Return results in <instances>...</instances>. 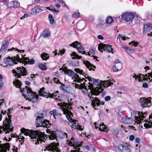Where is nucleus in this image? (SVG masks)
I'll return each instance as SVG.
<instances>
[{
    "label": "nucleus",
    "mask_w": 152,
    "mask_h": 152,
    "mask_svg": "<svg viewBox=\"0 0 152 152\" xmlns=\"http://www.w3.org/2000/svg\"><path fill=\"white\" fill-rule=\"evenodd\" d=\"M60 88L63 90L66 91V87H65L64 85L61 83V85L60 86Z\"/></svg>",
    "instance_id": "5fc2aeb1"
},
{
    "label": "nucleus",
    "mask_w": 152,
    "mask_h": 152,
    "mask_svg": "<svg viewBox=\"0 0 152 152\" xmlns=\"http://www.w3.org/2000/svg\"><path fill=\"white\" fill-rule=\"evenodd\" d=\"M113 21V19L110 16L108 17L106 20V22L107 24H111Z\"/></svg>",
    "instance_id": "49530a36"
},
{
    "label": "nucleus",
    "mask_w": 152,
    "mask_h": 152,
    "mask_svg": "<svg viewBox=\"0 0 152 152\" xmlns=\"http://www.w3.org/2000/svg\"><path fill=\"white\" fill-rule=\"evenodd\" d=\"M42 11V9L36 6L32 10L31 13L33 15H35V14L39 13Z\"/></svg>",
    "instance_id": "7c9ffc66"
},
{
    "label": "nucleus",
    "mask_w": 152,
    "mask_h": 152,
    "mask_svg": "<svg viewBox=\"0 0 152 152\" xmlns=\"http://www.w3.org/2000/svg\"><path fill=\"white\" fill-rule=\"evenodd\" d=\"M44 88H41L39 91V93L41 96H44L46 98L49 97V94L44 91Z\"/></svg>",
    "instance_id": "393cba45"
},
{
    "label": "nucleus",
    "mask_w": 152,
    "mask_h": 152,
    "mask_svg": "<svg viewBox=\"0 0 152 152\" xmlns=\"http://www.w3.org/2000/svg\"><path fill=\"white\" fill-rule=\"evenodd\" d=\"M50 35V33L49 31L47 29H45L44 30L42 36L44 38H45L49 37Z\"/></svg>",
    "instance_id": "2f4dec72"
},
{
    "label": "nucleus",
    "mask_w": 152,
    "mask_h": 152,
    "mask_svg": "<svg viewBox=\"0 0 152 152\" xmlns=\"http://www.w3.org/2000/svg\"><path fill=\"white\" fill-rule=\"evenodd\" d=\"M38 115L37 117V118H43L47 115V113L46 111H44L41 112L39 113L38 114Z\"/></svg>",
    "instance_id": "f704fd0d"
},
{
    "label": "nucleus",
    "mask_w": 152,
    "mask_h": 152,
    "mask_svg": "<svg viewBox=\"0 0 152 152\" xmlns=\"http://www.w3.org/2000/svg\"><path fill=\"white\" fill-rule=\"evenodd\" d=\"M134 135H131L129 137V139L131 141H133L134 139Z\"/></svg>",
    "instance_id": "bf43d9fd"
},
{
    "label": "nucleus",
    "mask_w": 152,
    "mask_h": 152,
    "mask_svg": "<svg viewBox=\"0 0 152 152\" xmlns=\"http://www.w3.org/2000/svg\"><path fill=\"white\" fill-rule=\"evenodd\" d=\"M13 83L16 87L21 89L20 91L26 99L33 103L37 101L38 96L36 93L32 91L31 88H28V86H26L25 88H22V83L18 79H16Z\"/></svg>",
    "instance_id": "f257e3e1"
},
{
    "label": "nucleus",
    "mask_w": 152,
    "mask_h": 152,
    "mask_svg": "<svg viewBox=\"0 0 152 152\" xmlns=\"http://www.w3.org/2000/svg\"><path fill=\"white\" fill-rule=\"evenodd\" d=\"M36 122L37 127L41 126L48 128L49 127V125H51L49 121L44 119L43 118H37Z\"/></svg>",
    "instance_id": "9d476101"
},
{
    "label": "nucleus",
    "mask_w": 152,
    "mask_h": 152,
    "mask_svg": "<svg viewBox=\"0 0 152 152\" xmlns=\"http://www.w3.org/2000/svg\"><path fill=\"white\" fill-rule=\"evenodd\" d=\"M11 115H9V118H6L5 120L3 122V127L0 126V133H2V128L5 132L6 133H9L10 131H12L13 130V127L11 122V118H10Z\"/></svg>",
    "instance_id": "39448f33"
},
{
    "label": "nucleus",
    "mask_w": 152,
    "mask_h": 152,
    "mask_svg": "<svg viewBox=\"0 0 152 152\" xmlns=\"http://www.w3.org/2000/svg\"><path fill=\"white\" fill-rule=\"evenodd\" d=\"M71 46H72L74 48H76L80 53H82V54L87 55L86 53H85V51L83 46L80 45V42L77 41L74 42L72 43Z\"/></svg>",
    "instance_id": "ddd939ff"
},
{
    "label": "nucleus",
    "mask_w": 152,
    "mask_h": 152,
    "mask_svg": "<svg viewBox=\"0 0 152 152\" xmlns=\"http://www.w3.org/2000/svg\"><path fill=\"white\" fill-rule=\"evenodd\" d=\"M135 141L136 142L139 144L140 142V139L139 138H135Z\"/></svg>",
    "instance_id": "69168bd1"
},
{
    "label": "nucleus",
    "mask_w": 152,
    "mask_h": 152,
    "mask_svg": "<svg viewBox=\"0 0 152 152\" xmlns=\"http://www.w3.org/2000/svg\"><path fill=\"white\" fill-rule=\"evenodd\" d=\"M58 91H56L55 92L51 94H49V97L55 99L58 95Z\"/></svg>",
    "instance_id": "c03bdc74"
},
{
    "label": "nucleus",
    "mask_w": 152,
    "mask_h": 152,
    "mask_svg": "<svg viewBox=\"0 0 152 152\" xmlns=\"http://www.w3.org/2000/svg\"><path fill=\"white\" fill-rule=\"evenodd\" d=\"M88 80L91 82H93V83L95 85L98 86L100 85L101 86L104 87H107L109 86H110L113 83H111L110 80H107L102 81V80L99 81L98 79L93 78L91 77L88 76Z\"/></svg>",
    "instance_id": "423d86ee"
},
{
    "label": "nucleus",
    "mask_w": 152,
    "mask_h": 152,
    "mask_svg": "<svg viewBox=\"0 0 152 152\" xmlns=\"http://www.w3.org/2000/svg\"><path fill=\"white\" fill-rule=\"evenodd\" d=\"M64 53V52L62 51V50H60L59 53H58V55L61 56Z\"/></svg>",
    "instance_id": "774afa93"
},
{
    "label": "nucleus",
    "mask_w": 152,
    "mask_h": 152,
    "mask_svg": "<svg viewBox=\"0 0 152 152\" xmlns=\"http://www.w3.org/2000/svg\"><path fill=\"white\" fill-rule=\"evenodd\" d=\"M126 51H127L129 53H133L134 52V50L133 49H129L128 50H127Z\"/></svg>",
    "instance_id": "052dcab7"
},
{
    "label": "nucleus",
    "mask_w": 152,
    "mask_h": 152,
    "mask_svg": "<svg viewBox=\"0 0 152 152\" xmlns=\"http://www.w3.org/2000/svg\"><path fill=\"white\" fill-rule=\"evenodd\" d=\"M118 147L121 152H131L130 148L128 146L120 144H118Z\"/></svg>",
    "instance_id": "f3484780"
},
{
    "label": "nucleus",
    "mask_w": 152,
    "mask_h": 152,
    "mask_svg": "<svg viewBox=\"0 0 152 152\" xmlns=\"http://www.w3.org/2000/svg\"><path fill=\"white\" fill-rule=\"evenodd\" d=\"M152 29V25L148 23L144 25L143 33H146Z\"/></svg>",
    "instance_id": "aec40b11"
},
{
    "label": "nucleus",
    "mask_w": 152,
    "mask_h": 152,
    "mask_svg": "<svg viewBox=\"0 0 152 152\" xmlns=\"http://www.w3.org/2000/svg\"><path fill=\"white\" fill-rule=\"evenodd\" d=\"M20 58H21L22 61L21 63L25 62L26 63H28L30 64H34L35 62V61L33 58H31L30 60L28 58H27L22 57Z\"/></svg>",
    "instance_id": "412c9836"
},
{
    "label": "nucleus",
    "mask_w": 152,
    "mask_h": 152,
    "mask_svg": "<svg viewBox=\"0 0 152 152\" xmlns=\"http://www.w3.org/2000/svg\"><path fill=\"white\" fill-rule=\"evenodd\" d=\"M63 113L64 114H66V116L69 121L72 124V128L75 129H77L78 130H82L83 127L82 126H80L78 122V121L72 120V118L70 116L72 115L73 113L69 111V110L64 109L63 110Z\"/></svg>",
    "instance_id": "7ed1b4c3"
},
{
    "label": "nucleus",
    "mask_w": 152,
    "mask_h": 152,
    "mask_svg": "<svg viewBox=\"0 0 152 152\" xmlns=\"http://www.w3.org/2000/svg\"><path fill=\"white\" fill-rule=\"evenodd\" d=\"M55 99L58 100L60 101V103H58V105L60 106L61 107H65L66 108H64L62 110L63 111V110L64 109H66L67 110L68 109H70L72 108V104H71L69 103H67L64 102H63L61 99V98L58 95L55 98Z\"/></svg>",
    "instance_id": "f8f14e48"
},
{
    "label": "nucleus",
    "mask_w": 152,
    "mask_h": 152,
    "mask_svg": "<svg viewBox=\"0 0 152 152\" xmlns=\"http://www.w3.org/2000/svg\"><path fill=\"white\" fill-rule=\"evenodd\" d=\"M122 67V64L121 63H120L113 66V68L114 71L117 72L121 70Z\"/></svg>",
    "instance_id": "c756f323"
},
{
    "label": "nucleus",
    "mask_w": 152,
    "mask_h": 152,
    "mask_svg": "<svg viewBox=\"0 0 152 152\" xmlns=\"http://www.w3.org/2000/svg\"><path fill=\"white\" fill-rule=\"evenodd\" d=\"M100 93V92L97 89H94L93 91H91V93L88 94V96L90 99L91 101V105L94 108H95L96 104L97 106L100 105V100L99 99L96 97H94L92 96L93 95H98Z\"/></svg>",
    "instance_id": "20e7f679"
},
{
    "label": "nucleus",
    "mask_w": 152,
    "mask_h": 152,
    "mask_svg": "<svg viewBox=\"0 0 152 152\" xmlns=\"http://www.w3.org/2000/svg\"><path fill=\"white\" fill-rule=\"evenodd\" d=\"M131 44H132V45L134 46H137L138 45V43L137 42H135L134 41H133L129 43V45H131Z\"/></svg>",
    "instance_id": "3c124183"
},
{
    "label": "nucleus",
    "mask_w": 152,
    "mask_h": 152,
    "mask_svg": "<svg viewBox=\"0 0 152 152\" xmlns=\"http://www.w3.org/2000/svg\"><path fill=\"white\" fill-rule=\"evenodd\" d=\"M8 45V42L6 41L3 42L0 51L3 52H5L7 50Z\"/></svg>",
    "instance_id": "a878e982"
},
{
    "label": "nucleus",
    "mask_w": 152,
    "mask_h": 152,
    "mask_svg": "<svg viewBox=\"0 0 152 152\" xmlns=\"http://www.w3.org/2000/svg\"><path fill=\"white\" fill-rule=\"evenodd\" d=\"M41 56L43 60H46L49 58V55L45 53H42L41 54Z\"/></svg>",
    "instance_id": "c9c22d12"
},
{
    "label": "nucleus",
    "mask_w": 152,
    "mask_h": 152,
    "mask_svg": "<svg viewBox=\"0 0 152 152\" xmlns=\"http://www.w3.org/2000/svg\"><path fill=\"white\" fill-rule=\"evenodd\" d=\"M80 149L79 148H76L74 150H71L69 152H82L80 151Z\"/></svg>",
    "instance_id": "8fccbe9b"
},
{
    "label": "nucleus",
    "mask_w": 152,
    "mask_h": 152,
    "mask_svg": "<svg viewBox=\"0 0 152 152\" xmlns=\"http://www.w3.org/2000/svg\"><path fill=\"white\" fill-rule=\"evenodd\" d=\"M59 144L58 142L55 143L54 142L47 146L46 149L48 150L51 151L52 152H59Z\"/></svg>",
    "instance_id": "4468645a"
},
{
    "label": "nucleus",
    "mask_w": 152,
    "mask_h": 152,
    "mask_svg": "<svg viewBox=\"0 0 152 152\" xmlns=\"http://www.w3.org/2000/svg\"><path fill=\"white\" fill-rule=\"evenodd\" d=\"M132 77L133 78H135V80L137 79H138V81L139 82H141L142 80L141 77H143V75L142 74H140L137 75H136L135 74H134V75L132 76Z\"/></svg>",
    "instance_id": "72a5a7b5"
},
{
    "label": "nucleus",
    "mask_w": 152,
    "mask_h": 152,
    "mask_svg": "<svg viewBox=\"0 0 152 152\" xmlns=\"http://www.w3.org/2000/svg\"><path fill=\"white\" fill-rule=\"evenodd\" d=\"M50 113L52 115H61V114H60L58 112L57 110L55 109L51 111L50 112Z\"/></svg>",
    "instance_id": "37998d69"
},
{
    "label": "nucleus",
    "mask_w": 152,
    "mask_h": 152,
    "mask_svg": "<svg viewBox=\"0 0 152 152\" xmlns=\"http://www.w3.org/2000/svg\"><path fill=\"white\" fill-rule=\"evenodd\" d=\"M47 8L51 11H54V12H58V10H56L55 7L53 5H50L49 7H47Z\"/></svg>",
    "instance_id": "a18cd8bd"
},
{
    "label": "nucleus",
    "mask_w": 152,
    "mask_h": 152,
    "mask_svg": "<svg viewBox=\"0 0 152 152\" xmlns=\"http://www.w3.org/2000/svg\"><path fill=\"white\" fill-rule=\"evenodd\" d=\"M3 82L2 80H0V90L2 89V87H3Z\"/></svg>",
    "instance_id": "4d7b16f0"
},
{
    "label": "nucleus",
    "mask_w": 152,
    "mask_h": 152,
    "mask_svg": "<svg viewBox=\"0 0 152 152\" xmlns=\"http://www.w3.org/2000/svg\"><path fill=\"white\" fill-rule=\"evenodd\" d=\"M48 18L49 19L50 23L51 24H53L54 23V19L52 15L51 14H49L48 15Z\"/></svg>",
    "instance_id": "ea45409f"
},
{
    "label": "nucleus",
    "mask_w": 152,
    "mask_h": 152,
    "mask_svg": "<svg viewBox=\"0 0 152 152\" xmlns=\"http://www.w3.org/2000/svg\"><path fill=\"white\" fill-rule=\"evenodd\" d=\"M98 49L101 52H103L104 50L106 52H107L108 53H113V49L112 48V46L110 45L100 44L98 45Z\"/></svg>",
    "instance_id": "9b49d317"
},
{
    "label": "nucleus",
    "mask_w": 152,
    "mask_h": 152,
    "mask_svg": "<svg viewBox=\"0 0 152 152\" xmlns=\"http://www.w3.org/2000/svg\"><path fill=\"white\" fill-rule=\"evenodd\" d=\"M142 86L144 88H147L148 87V85L146 83H145L143 84Z\"/></svg>",
    "instance_id": "0e129e2a"
},
{
    "label": "nucleus",
    "mask_w": 152,
    "mask_h": 152,
    "mask_svg": "<svg viewBox=\"0 0 152 152\" xmlns=\"http://www.w3.org/2000/svg\"><path fill=\"white\" fill-rule=\"evenodd\" d=\"M138 113L139 116H134L135 119L138 121L139 123H140V122L143 120V118H145V115H145V114H144L142 113Z\"/></svg>",
    "instance_id": "cd10ccee"
},
{
    "label": "nucleus",
    "mask_w": 152,
    "mask_h": 152,
    "mask_svg": "<svg viewBox=\"0 0 152 152\" xmlns=\"http://www.w3.org/2000/svg\"><path fill=\"white\" fill-rule=\"evenodd\" d=\"M121 19L124 20L127 22L132 21L134 18L133 13L130 12H127L123 13L121 15Z\"/></svg>",
    "instance_id": "2eb2a0df"
},
{
    "label": "nucleus",
    "mask_w": 152,
    "mask_h": 152,
    "mask_svg": "<svg viewBox=\"0 0 152 152\" xmlns=\"http://www.w3.org/2000/svg\"><path fill=\"white\" fill-rule=\"evenodd\" d=\"M53 80H54V81L56 83L58 84V83L61 84V83L59 81V80L58 78L56 77H54L53 79Z\"/></svg>",
    "instance_id": "603ef678"
},
{
    "label": "nucleus",
    "mask_w": 152,
    "mask_h": 152,
    "mask_svg": "<svg viewBox=\"0 0 152 152\" xmlns=\"http://www.w3.org/2000/svg\"><path fill=\"white\" fill-rule=\"evenodd\" d=\"M145 76L146 77H148L147 78H146V80H148V79H149L150 80V81L152 80V72L148 73V74H146Z\"/></svg>",
    "instance_id": "79ce46f5"
},
{
    "label": "nucleus",
    "mask_w": 152,
    "mask_h": 152,
    "mask_svg": "<svg viewBox=\"0 0 152 152\" xmlns=\"http://www.w3.org/2000/svg\"><path fill=\"white\" fill-rule=\"evenodd\" d=\"M38 66L41 69L43 70H46L47 69L46 66L42 63L39 64Z\"/></svg>",
    "instance_id": "a19ab883"
},
{
    "label": "nucleus",
    "mask_w": 152,
    "mask_h": 152,
    "mask_svg": "<svg viewBox=\"0 0 152 152\" xmlns=\"http://www.w3.org/2000/svg\"><path fill=\"white\" fill-rule=\"evenodd\" d=\"M99 129L100 131H105L106 129V126L103 123L100 124L99 125Z\"/></svg>",
    "instance_id": "58836bf2"
},
{
    "label": "nucleus",
    "mask_w": 152,
    "mask_h": 152,
    "mask_svg": "<svg viewBox=\"0 0 152 152\" xmlns=\"http://www.w3.org/2000/svg\"><path fill=\"white\" fill-rule=\"evenodd\" d=\"M83 62L89 70H94V69H93V67L94 68H96L95 66L92 65L89 61H87L84 60Z\"/></svg>",
    "instance_id": "b1692460"
},
{
    "label": "nucleus",
    "mask_w": 152,
    "mask_h": 152,
    "mask_svg": "<svg viewBox=\"0 0 152 152\" xmlns=\"http://www.w3.org/2000/svg\"><path fill=\"white\" fill-rule=\"evenodd\" d=\"M74 72L72 71L70 69H67L65 71V73L69 76L71 77L73 76V74L74 73Z\"/></svg>",
    "instance_id": "e433bc0d"
},
{
    "label": "nucleus",
    "mask_w": 152,
    "mask_h": 152,
    "mask_svg": "<svg viewBox=\"0 0 152 152\" xmlns=\"http://www.w3.org/2000/svg\"><path fill=\"white\" fill-rule=\"evenodd\" d=\"M71 56L72 57V58L73 59H80L82 58L81 56H78L76 52H74L71 54Z\"/></svg>",
    "instance_id": "473e14b6"
},
{
    "label": "nucleus",
    "mask_w": 152,
    "mask_h": 152,
    "mask_svg": "<svg viewBox=\"0 0 152 152\" xmlns=\"http://www.w3.org/2000/svg\"><path fill=\"white\" fill-rule=\"evenodd\" d=\"M105 100L106 101L110 100V99L111 97L110 96H106L105 98Z\"/></svg>",
    "instance_id": "13d9d810"
},
{
    "label": "nucleus",
    "mask_w": 152,
    "mask_h": 152,
    "mask_svg": "<svg viewBox=\"0 0 152 152\" xmlns=\"http://www.w3.org/2000/svg\"><path fill=\"white\" fill-rule=\"evenodd\" d=\"M16 61H17L20 63H21L22 62V60L20 58L18 55H17L16 57H10L8 56L4 59V62L10 66L13 65L14 64H17V62Z\"/></svg>",
    "instance_id": "0eeeda50"
},
{
    "label": "nucleus",
    "mask_w": 152,
    "mask_h": 152,
    "mask_svg": "<svg viewBox=\"0 0 152 152\" xmlns=\"http://www.w3.org/2000/svg\"><path fill=\"white\" fill-rule=\"evenodd\" d=\"M151 99L150 97L148 98H142L140 99V102L143 107L150 106Z\"/></svg>",
    "instance_id": "dca6fc26"
},
{
    "label": "nucleus",
    "mask_w": 152,
    "mask_h": 152,
    "mask_svg": "<svg viewBox=\"0 0 152 152\" xmlns=\"http://www.w3.org/2000/svg\"><path fill=\"white\" fill-rule=\"evenodd\" d=\"M95 52L94 51V50L92 49H90L89 52L88 53L87 55L88 56H92L93 55H95Z\"/></svg>",
    "instance_id": "09e8293b"
},
{
    "label": "nucleus",
    "mask_w": 152,
    "mask_h": 152,
    "mask_svg": "<svg viewBox=\"0 0 152 152\" xmlns=\"http://www.w3.org/2000/svg\"><path fill=\"white\" fill-rule=\"evenodd\" d=\"M1 141H0V142ZM10 147L9 144L6 143L3 144L0 143V152H7V150H9Z\"/></svg>",
    "instance_id": "a211bd4d"
},
{
    "label": "nucleus",
    "mask_w": 152,
    "mask_h": 152,
    "mask_svg": "<svg viewBox=\"0 0 152 152\" xmlns=\"http://www.w3.org/2000/svg\"><path fill=\"white\" fill-rule=\"evenodd\" d=\"M12 72L14 75H15V76L18 78H20L22 76H26L28 74L26 68L23 66L18 67L15 69L12 70Z\"/></svg>",
    "instance_id": "6e6552de"
},
{
    "label": "nucleus",
    "mask_w": 152,
    "mask_h": 152,
    "mask_svg": "<svg viewBox=\"0 0 152 152\" xmlns=\"http://www.w3.org/2000/svg\"><path fill=\"white\" fill-rule=\"evenodd\" d=\"M149 117L150 120L147 124L145 123L144 125V127L147 129L150 128L152 126V114L149 116Z\"/></svg>",
    "instance_id": "c85d7f7f"
},
{
    "label": "nucleus",
    "mask_w": 152,
    "mask_h": 152,
    "mask_svg": "<svg viewBox=\"0 0 152 152\" xmlns=\"http://www.w3.org/2000/svg\"><path fill=\"white\" fill-rule=\"evenodd\" d=\"M122 121L124 123L129 124H131L133 120L131 118L126 116L124 117H123L122 118Z\"/></svg>",
    "instance_id": "bb28decb"
},
{
    "label": "nucleus",
    "mask_w": 152,
    "mask_h": 152,
    "mask_svg": "<svg viewBox=\"0 0 152 152\" xmlns=\"http://www.w3.org/2000/svg\"><path fill=\"white\" fill-rule=\"evenodd\" d=\"M4 101V99L0 100V109L1 108V106L3 104Z\"/></svg>",
    "instance_id": "680f3d73"
},
{
    "label": "nucleus",
    "mask_w": 152,
    "mask_h": 152,
    "mask_svg": "<svg viewBox=\"0 0 152 152\" xmlns=\"http://www.w3.org/2000/svg\"><path fill=\"white\" fill-rule=\"evenodd\" d=\"M46 131L48 134V137L49 139L50 140L55 139L57 137L59 138L63 137V133L61 132L58 131L56 133V132L48 129L46 130Z\"/></svg>",
    "instance_id": "1a4fd4ad"
},
{
    "label": "nucleus",
    "mask_w": 152,
    "mask_h": 152,
    "mask_svg": "<svg viewBox=\"0 0 152 152\" xmlns=\"http://www.w3.org/2000/svg\"><path fill=\"white\" fill-rule=\"evenodd\" d=\"M81 89L82 92L84 93L88 92V90L85 87L81 88Z\"/></svg>",
    "instance_id": "6e6d98bb"
},
{
    "label": "nucleus",
    "mask_w": 152,
    "mask_h": 152,
    "mask_svg": "<svg viewBox=\"0 0 152 152\" xmlns=\"http://www.w3.org/2000/svg\"><path fill=\"white\" fill-rule=\"evenodd\" d=\"M86 26V23L84 21H81L78 22L76 25L77 28L80 30L84 29Z\"/></svg>",
    "instance_id": "4be33fe9"
},
{
    "label": "nucleus",
    "mask_w": 152,
    "mask_h": 152,
    "mask_svg": "<svg viewBox=\"0 0 152 152\" xmlns=\"http://www.w3.org/2000/svg\"><path fill=\"white\" fill-rule=\"evenodd\" d=\"M21 132L24 133L26 136H29L30 137V139L32 141H35V144L39 143V141L41 143L42 142H45L44 137L41 134L42 132L38 131L30 130L24 128H22L20 129Z\"/></svg>",
    "instance_id": "f03ea898"
},
{
    "label": "nucleus",
    "mask_w": 152,
    "mask_h": 152,
    "mask_svg": "<svg viewBox=\"0 0 152 152\" xmlns=\"http://www.w3.org/2000/svg\"><path fill=\"white\" fill-rule=\"evenodd\" d=\"M80 15L79 13L78 12H75L73 14L72 17L74 18H77Z\"/></svg>",
    "instance_id": "864d4df0"
},
{
    "label": "nucleus",
    "mask_w": 152,
    "mask_h": 152,
    "mask_svg": "<svg viewBox=\"0 0 152 152\" xmlns=\"http://www.w3.org/2000/svg\"><path fill=\"white\" fill-rule=\"evenodd\" d=\"M20 6L18 1H11L8 4V6L10 8H16Z\"/></svg>",
    "instance_id": "5701e85b"
},
{
    "label": "nucleus",
    "mask_w": 152,
    "mask_h": 152,
    "mask_svg": "<svg viewBox=\"0 0 152 152\" xmlns=\"http://www.w3.org/2000/svg\"><path fill=\"white\" fill-rule=\"evenodd\" d=\"M69 143L70 145L74 147V149L76 148H79L78 146L80 145L79 144H78L77 143H76V142H73V141H72H72H69Z\"/></svg>",
    "instance_id": "4c0bfd02"
},
{
    "label": "nucleus",
    "mask_w": 152,
    "mask_h": 152,
    "mask_svg": "<svg viewBox=\"0 0 152 152\" xmlns=\"http://www.w3.org/2000/svg\"><path fill=\"white\" fill-rule=\"evenodd\" d=\"M28 16V15L27 14H25L20 19H24L26 17Z\"/></svg>",
    "instance_id": "e2e57ef3"
},
{
    "label": "nucleus",
    "mask_w": 152,
    "mask_h": 152,
    "mask_svg": "<svg viewBox=\"0 0 152 152\" xmlns=\"http://www.w3.org/2000/svg\"><path fill=\"white\" fill-rule=\"evenodd\" d=\"M74 74H73V76L72 77V78L74 81H77V82L79 83L83 82V80L85 81V82L86 81V80H85L84 78H82V79L80 78L79 76L75 72Z\"/></svg>",
    "instance_id": "6ab92c4d"
},
{
    "label": "nucleus",
    "mask_w": 152,
    "mask_h": 152,
    "mask_svg": "<svg viewBox=\"0 0 152 152\" xmlns=\"http://www.w3.org/2000/svg\"><path fill=\"white\" fill-rule=\"evenodd\" d=\"M74 71L77 72V73H79L80 75H84V72L82 70H81L79 68H75L74 69Z\"/></svg>",
    "instance_id": "de8ad7c7"
},
{
    "label": "nucleus",
    "mask_w": 152,
    "mask_h": 152,
    "mask_svg": "<svg viewBox=\"0 0 152 152\" xmlns=\"http://www.w3.org/2000/svg\"><path fill=\"white\" fill-rule=\"evenodd\" d=\"M97 38L101 40H103L104 39V37L100 35H99L97 37Z\"/></svg>",
    "instance_id": "338daca9"
}]
</instances>
